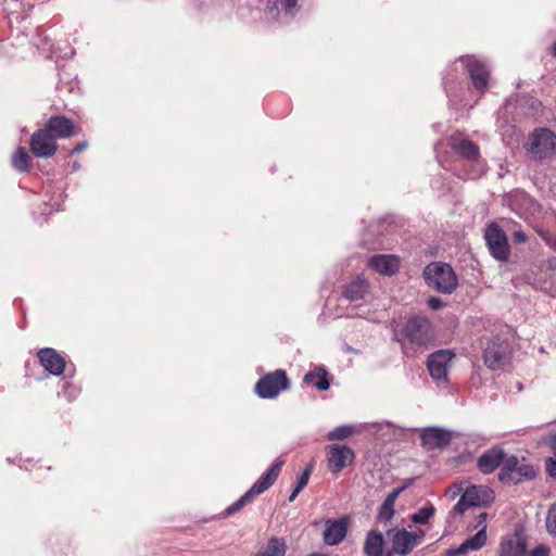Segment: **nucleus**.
<instances>
[{
  "instance_id": "a878e982",
  "label": "nucleus",
  "mask_w": 556,
  "mask_h": 556,
  "mask_svg": "<svg viewBox=\"0 0 556 556\" xmlns=\"http://www.w3.org/2000/svg\"><path fill=\"white\" fill-rule=\"evenodd\" d=\"M452 148L463 157L467 160H477L479 157V148L472 141L455 137L452 140Z\"/></svg>"
},
{
  "instance_id": "a18cd8bd",
  "label": "nucleus",
  "mask_w": 556,
  "mask_h": 556,
  "mask_svg": "<svg viewBox=\"0 0 556 556\" xmlns=\"http://www.w3.org/2000/svg\"><path fill=\"white\" fill-rule=\"evenodd\" d=\"M551 448L556 454V435L551 439Z\"/></svg>"
},
{
  "instance_id": "dca6fc26",
  "label": "nucleus",
  "mask_w": 556,
  "mask_h": 556,
  "mask_svg": "<svg viewBox=\"0 0 556 556\" xmlns=\"http://www.w3.org/2000/svg\"><path fill=\"white\" fill-rule=\"evenodd\" d=\"M506 454L501 447H492L480 455L477 465L482 473H491L505 462Z\"/></svg>"
},
{
  "instance_id": "7c9ffc66",
  "label": "nucleus",
  "mask_w": 556,
  "mask_h": 556,
  "mask_svg": "<svg viewBox=\"0 0 556 556\" xmlns=\"http://www.w3.org/2000/svg\"><path fill=\"white\" fill-rule=\"evenodd\" d=\"M354 432V427L350 425H342L337 428H334L332 431H330L327 434V439L334 441V440H343L349 438Z\"/></svg>"
},
{
  "instance_id": "39448f33",
  "label": "nucleus",
  "mask_w": 556,
  "mask_h": 556,
  "mask_svg": "<svg viewBox=\"0 0 556 556\" xmlns=\"http://www.w3.org/2000/svg\"><path fill=\"white\" fill-rule=\"evenodd\" d=\"M536 476V470L533 466L520 460L517 456H506L503 467L501 468L498 479L503 483H521L527 480H532Z\"/></svg>"
},
{
  "instance_id": "6ab92c4d",
  "label": "nucleus",
  "mask_w": 556,
  "mask_h": 556,
  "mask_svg": "<svg viewBox=\"0 0 556 556\" xmlns=\"http://www.w3.org/2000/svg\"><path fill=\"white\" fill-rule=\"evenodd\" d=\"M38 358L43 368L51 375L59 376L65 368L64 358L53 349L46 348L38 352Z\"/></svg>"
},
{
  "instance_id": "2f4dec72",
  "label": "nucleus",
  "mask_w": 556,
  "mask_h": 556,
  "mask_svg": "<svg viewBox=\"0 0 556 556\" xmlns=\"http://www.w3.org/2000/svg\"><path fill=\"white\" fill-rule=\"evenodd\" d=\"M394 504L383 501L378 511V520L387 522L394 516Z\"/></svg>"
},
{
  "instance_id": "4c0bfd02",
  "label": "nucleus",
  "mask_w": 556,
  "mask_h": 556,
  "mask_svg": "<svg viewBox=\"0 0 556 556\" xmlns=\"http://www.w3.org/2000/svg\"><path fill=\"white\" fill-rule=\"evenodd\" d=\"M404 490V486L394 489L384 501L394 504L401 492Z\"/></svg>"
},
{
  "instance_id": "1a4fd4ad",
  "label": "nucleus",
  "mask_w": 556,
  "mask_h": 556,
  "mask_svg": "<svg viewBox=\"0 0 556 556\" xmlns=\"http://www.w3.org/2000/svg\"><path fill=\"white\" fill-rule=\"evenodd\" d=\"M30 151L36 157L49 159L53 156L58 150L56 140L46 128L36 130L29 140Z\"/></svg>"
},
{
  "instance_id": "b1692460",
  "label": "nucleus",
  "mask_w": 556,
  "mask_h": 556,
  "mask_svg": "<svg viewBox=\"0 0 556 556\" xmlns=\"http://www.w3.org/2000/svg\"><path fill=\"white\" fill-rule=\"evenodd\" d=\"M414 545V536L410 535V532L403 529L399 530L393 534L392 538V552L400 555H407L413 548Z\"/></svg>"
},
{
  "instance_id": "c03bdc74",
  "label": "nucleus",
  "mask_w": 556,
  "mask_h": 556,
  "mask_svg": "<svg viewBox=\"0 0 556 556\" xmlns=\"http://www.w3.org/2000/svg\"><path fill=\"white\" fill-rule=\"evenodd\" d=\"M313 469H314V464H313V462H312V463H309V464L305 467V469H304V471H303V472H307V475L311 477V475H312V472H313Z\"/></svg>"
},
{
  "instance_id": "4468645a",
  "label": "nucleus",
  "mask_w": 556,
  "mask_h": 556,
  "mask_svg": "<svg viewBox=\"0 0 556 556\" xmlns=\"http://www.w3.org/2000/svg\"><path fill=\"white\" fill-rule=\"evenodd\" d=\"M346 532V518L342 517L339 519H328L325 522V530L323 533L324 542L330 546L338 545L344 540Z\"/></svg>"
},
{
  "instance_id": "f3484780",
  "label": "nucleus",
  "mask_w": 556,
  "mask_h": 556,
  "mask_svg": "<svg viewBox=\"0 0 556 556\" xmlns=\"http://www.w3.org/2000/svg\"><path fill=\"white\" fill-rule=\"evenodd\" d=\"M367 265L380 275L391 276L400 269V258L395 255L378 254L371 256Z\"/></svg>"
},
{
  "instance_id": "423d86ee",
  "label": "nucleus",
  "mask_w": 556,
  "mask_h": 556,
  "mask_svg": "<svg viewBox=\"0 0 556 556\" xmlns=\"http://www.w3.org/2000/svg\"><path fill=\"white\" fill-rule=\"evenodd\" d=\"M288 388L286 371L279 369L262 377L255 384V392L262 399H274Z\"/></svg>"
},
{
  "instance_id": "a19ab883",
  "label": "nucleus",
  "mask_w": 556,
  "mask_h": 556,
  "mask_svg": "<svg viewBox=\"0 0 556 556\" xmlns=\"http://www.w3.org/2000/svg\"><path fill=\"white\" fill-rule=\"evenodd\" d=\"M410 535L414 536V545L416 546L419 541L425 536V532L421 529H417L410 532Z\"/></svg>"
},
{
  "instance_id": "49530a36",
  "label": "nucleus",
  "mask_w": 556,
  "mask_h": 556,
  "mask_svg": "<svg viewBox=\"0 0 556 556\" xmlns=\"http://www.w3.org/2000/svg\"><path fill=\"white\" fill-rule=\"evenodd\" d=\"M458 491H459V488H457V491L451 492V494H450L451 498H454L457 495Z\"/></svg>"
},
{
  "instance_id": "9b49d317",
  "label": "nucleus",
  "mask_w": 556,
  "mask_h": 556,
  "mask_svg": "<svg viewBox=\"0 0 556 556\" xmlns=\"http://www.w3.org/2000/svg\"><path fill=\"white\" fill-rule=\"evenodd\" d=\"M354 457L353 450L346 445L331 444L327 447L328 468L332 473H338L352 464Z\"/></svg>"
},
{
  "instance_id": "cd10ccee",
  "label": "nucleus",
  "mask_w": 556,
  "mask_h": 556,
  "mask_svg": "<svg viewBox=\"0 0 556 556\" xmlns=\"http://www.w3.org/2000/svg\"><path fill=\"white\" fill-rule=\"evenodd\" d=\"M304 382L315 386L320 391H325V390L329 389L327 371L323 368H317L314 371L307 372L304 376Z\"/></svg>"
},
{
  "instance_id": "5701e85b",
  "label": "nucleus",
  "mask_w": 556,
  "mask_h": 556,
  "mask_svg": "<svg viewBox=\"0 0 556 556\" xmlns=\"http://www.w3.org/2000/svg\"><path fill=\"white\" fill-rule=\"evenodd\" d=\"M370 285L363 275H358L344 288L343 295L346 300L354 302L365 298L369 292Z\"/></svg>"
},
{
  "instance_id": "412c9836",
  "label": "nucleus",
  "mask_w": 556,
  "mask_h": 556,
  "mask_svg": "<svg viewBox=\"0 0 556 556\" xmlns=\"http://www.w3.org/2000/svg\"><path fill=\"white\" fill-rule=\"evenodd\" d=\"M268 13L275 20L292 17L299 11V0H268Z\"/></svg>"
},
{
  "instance_id": "20e7f679",
  "label": "nucleus",
  "mask_w": 556,
  "mask_h": 556,
  "mask_svg": "<svg viewBox=\"0 0 556 556\" xmlns=\"http://www.w3.org/2000/svg\"><path fill=\"white\" fill-rule=\"evenodd\" d=\"M526 149L534 160L551 157L556 153V135L547 128H538L530 134Z\"/></svg>"
},
{
  "instance_id": "ddd939ff",
  "label": "nucleus",
  "mask_w": 556,
  "mask_h": 556,
  "mask_svg": "<svg viewBox=\"0 0 556 556\" xmlns=\"http://www.w3.org/2000/svg\"><path fill=\"white\" fill-rule=\"evenodd\" d=\"M466 66L473 87L478 91H485L490 76L489 67L481 61L468 58Z\"/></svg>"
},
{
  "instance_id": "79ce46f5",
  "label": "nucleus",
  "mask_w": 556,
  "mask_h": 556,
  "mask_svg": "<svg viewBox=\"0 0 556 556\" xmlns=\"http://www.w3.org/2000/svg\"><path fill=\"white\" fill-rule=\"evenodd\" d=\"M87 148H88V142L87 141H81V142L76 144V147L71 151V154L80 153L84 150H86Z\"/></svg>"
},
{
  "instance_id": "393cba45",
  "label": "nucleus",
  "mask_w": 556,
  "mask_h": 556,
  "mask_svg": "<svg viewBox=\"0 0 556 556\" xmlns=\"http://www.w3.org/2000/svg\"><path fill=\"white\" fill-rule=\"evenodd\" d=\"M384 538L377 530H370L365 539L364 554L366 556H383Z\"/></svg>"
},
{
  "instance_id": "c9c22d12",
  "label": "nucleus",
  "mask_w": 556,
  "mask_h": 556,
  "mask_svg": "<svg viewBox=\"0 0 556 556\" xmlns=\"http://www.w3.org/2000/svg\"><path fill=\"white\" fill-rule=\"evenodd\" d=\"M549 548L545 545H538L535 548H533L529 556H548Z\"/></svg>"
},
{
  "instance_id": "58836bf2",
  "label": "nucleus",
  "mask_w": 556,
  "mask_h": 556,
  "mask_svg": "<svg viewBox=\"0 0 556 556\" xmlns=\"http://www.w3.org/2000/svg\"><path fill=\"white\" fill-rule=\"evenodd\" d=\"M513 239L517 243H523L527 241V235L521 230H517V231H514Z\"/></svg>"
},
{
  "instance_id": "c85d7f7f",
  "label": "nucleus",
  "mask_w": 556,
  "mask_h": 556,
  "mask_svg": "<svg viewBox=\"0 0 556 556\" xmlns=\"http://www.w3.org/2000/svg\"><path fill=\"white\" fill-rule=\"evenodd\" d=\"M31 159L27 153L26 149L20 147L16 149L14 154L12 155V165L15 169L21 173H27L30 169Z\"/></svg>"
},
{
  "instance_id": "e433bc0d",
  "label": "nucleus",
  "mask_w": 556,
  "mask_h": 556,
  "mask_svg": "<svg viewBox=\"0 0 556 556\" xmlns=\"http://www.w3.org/2000/svg\"><path fill=\"white\" fill-rule=\"evenodd\" d=\"M308 480L309 476L307 475V472H302V475L298 478L296 486L303 490L307 485Z\"/></svg>"
},
{
  "instance_id": "a211bd4d",
  "label": "nucleus",
  "mask_w": 556,
  "mask_h": 556,
  "mask_svg": "<svg viewBox=\"0 0 556 556\" xmlns=\"http://www.w3.org/2000/svg\"><path fill=\"white\" fill-rule=\"evenodd\" d=\"M43 128L48 129L55 140L66 139L75 134L73 122L65 116H51Z\"/></svg>"
},
{
  "instance_id": "bb28decb",
  "label": "nucleus",
  "mask_w": 556,
  "mask_h": 556,
  "mask_svg": "<svg viewBox=\"0 0 556 556\" xmlns=\"http://www.w3.org/2000/svg\"><path fill=\"white\" fill-rule=\"evenodd\" d=\"M287 546L285 540L274 536L258 551L256 556H285Z\"/></svg>"
},
{
  "instance_id": "0eeeda50",
  "label": "nucleus",
  "mask_w": 556,
  "mask_h": 556,
  "mask_svg": "<svg viewBox=\"0 0 556 556\" xmlns=\"http://www.w3.org/2000/svg\"><path fill=\"white\" fill-rule=\"evenodd\" d=\"M488 248L494 258L501 262L508 260L510 254L509 244L505 232L495 223H491L484 232Z\"/></svg>"
},
{
  "instance_id": "473e14b6",
  "label": "nucleus",
  "mask_w": 556,
  "mask_h": 556,
  "mask_svg": "<svg viewBox=\"0 0 556 556\" xmlns=\"http://www.w3.org/2000/svg\"><path fill=\"white\" fill-rule=\"evenodd\" d=\"M546 529L549 534L556 538V503L548 509L546 517Z\"/></svg>"
},
{
  "instance_id": "f257e3e1",
  "label": "nucleus",
  "mask_w": 556,
  "mask_h": 556,
  "mask_svg": "<svg viewBox=\"0 0 556 556\" xmlns=\"http://www.w3.org/2000/svg\"><path fill=\"white\" fill-rule=\"evenodd\" d=\"M283 464V459H276L270 468L238 501L226 508L225 516H231L238 513L248 503L252 502L256 495L267 491L277 480Z\"/></svg>"
},
{
  "instance_id": "f704fd0d",
  "label": "nucleus",
  "mask_w": 556,
  "mask_h": 556,
  "mask_svg": "<svg viewBox=\"0 0 556 556\" xmlns=\"http://www.w3.org/2000/svg\"><path fill=\"white\" fill-rule=\"evenodd\" d=\"M486 518H488V514L486 513H481L477 516L476 518V525H475V528L479 529L478 531H484V533H486Z\"/></svg>"
},
{
  "instance_id": "8fccbe9b",
  "label": "nucleus",
  "mask_w": 556,
  "mask_h": 556,
  "mask_svg": "<svg viewBox=\"0 0 556 556\" xmlns=\"http://www.w3.org/2000/svg\"><path fill=\"white\" fill-rule=\"evenodd\" d=\"M73 167H74V169H77V168H78V164H77V163H74V164H73Z\"/></svg>"
},
{
  "instance_id": "09e8293b",
  "label": "nucleus",
  "mask_w": 556,
  "mask_h": 556,
  "mask_svg": "<svg viewBox=\"0 0 556 556\" xmlns=\"http://www.w3.org/2000/svg\"><path fill=\"white\" fill-rule=\"evenodd\" d=\"M553 54L556 58V42L553 45Z\"/></svg>"
},
{
  "instance_id": "aec40b11",
  "label": "nucleus",
  "mask_w": 556,
  "mask_h": 556,
  "mask_svg": "<svg viewBox=\"0 0 556 556\" xmlns=\"http://www.w3.org/2000/svg\"><path fill=\"white\" fill-rule=\"evenodd\" d=\"M451 438L448 431L437 427L425 428L420 434L422 445L429 450L447 445Z\"/></svg>"
},
{
  "instance_id": "7ed1b4c3",
  "label": "nucleus",
  "mask_w": 556,
  "mask_h": 556,
  "mask_svg": "<svg viewBox=\"0 0 556 556\" xmlns=\"http://www.w3.org/2000/svg\"><path fill=\"white\" fill-rule=\"evenodd\" d=\"M495 496L492 489L485 485H470L460 495L451 514L460 516L471 507H485L493 503Z\"/></svg>"
},
{
  "instance_id": "f8f14e48",
  "label": "nucleus",
  "mask_w": 556,
  "mask_h": 556,
  "mask_svg": "<svg viewBox=\"0 0 556 556\" xmlns=\"http://www.w3.org/2000/svg\"><path fill=\"white\" fill-rule=\"evenodd\" d=\"M454 354L448 350H440L428 357L427 367L430 376L438 382H446L447 366Z\"/></svg>"
},
{
  "instance_id": "f03ea898",
  "label": "nucleus",
  "mask_w": 556,
  "mask_h": 556,
  "mask_svg": "<svg viewBox=\"0 0 556 556\" xmlns=\"http://www.w3.org/2000/svg\"><path fill=\"white\" fill-rule=\"evenodd\" d=\"M426 283L438 292L450 294L457 287V277L453 268L442 262H432L424 269Z\"/></svg>"
},
{
  "instance_id": "4be33fe9",
  "label": "nucleus",
  "mask_w": 556,
  "mask_h": 556,
  "mask_svg": "<svg viewBox=\"0 0 556 556\" xmlns=\"http://www.w3.org/2000/svg\"><path fill=\"white\" fill-rule=\"evenodd\" d=\"M486 533L478 531L475 535L466 539L457 548H451L446 556H465L470 551H479L486 543Z\"/></svg>"
},
{
  "instance_id": "37998d69",
  "label": "nucleus",
  "mask_w": 556,
  "mask_h": 556,
  "mask_svg": "<svg viewBox=\"0 0 556 556\" xmlns=\"http://www.w3.org/2000/svg\"><path fill=\"white\" fill-rule=\"evenodd\" d=\"M301 491H302L301 489L295 486L294 490L292 491V493L289 496V502H293Z\"/></svg>"
},
{
  "instance_id": "2eb2a0df",
  "label": "nucleus",
  "mask_w": 556,
  "mask_h": 556,
  "mask_svg": "<svg viewBox=\"0 0 556 556\" xmlns=\"http://www.w3.org/2000/svg\"><path fill=\"white\" fill-rule=\"evenodd\" d=\"M527 541L521 530L503 538L500 546V556H525Z\"/></svg>"
},
{
  "instance_id": "c756f323",
  "label": "nucleus",
  "mask_w": 556,
  "mask_h": 556,
  "mask_svg": "<svg viewBox=\"0 0 556 556\" xmlns=\"http://www.w3.org/2000/svg\"><path fill=\"white\" fill-rule=\"evenodd\" d=\"M435 508L432 504H429L425 507L418 509L415 514L412 515V521L417 525H425L429 521V519L434 515Z\"/></svg>"
},
{
  "instance_id": "6e6552de",
  "label": "nucleus",
  "mask_w": 556,
  "mask_h": 556,
  "mask_svg": "<svg viewBox=\"0 0 556 556\" xmlns=\"http://www.w3.org/2000/svg\"><path fill=\"white\" fill-rule=\"evenodd\" d=\"M508 355L509 344L500 337H495L486 344L483 353L484 364L492 370L500 369L507 362Z\"/></svg>"
},
{
  "instance_id": "72a5a7b5",
  "label": "nucleus",
  "mask_w": 556,
  "mask_h": 556,
  "mask_svg": "<svg viewBox=\"0 0 556 556\" xmlns=\"http://www.w3.org/2000/svg\"><path fill=\"white\" fill-rule=\"evenodd\" d=\"M546 471L547 473L556 479V454H554V457H548L545 463Z\"/></svg>"
},
{
  "instance_id": "de8ad7c7",
  "label": "nucleus",
  "mask_w": 556,
  "mask_h": 556,
  "mask_svg": "<svg viewBox=\"0 0 556 556\" xmlns=\"http://www.w3.org/2000/svg\"><path fill=\"white\" fill-rule=\"evenodd\" d=\"M308 556H327V555L321 554V553H313V554H311V555H308Z\"/></svg>"
},
{
  "instance_id": "ea45409f",
  "label": "nucleus",
  "mask_w": 556,
  "mask_h": 556,
  "mask_svg": "<svg viewBox=\"0 0 556 556\" xmlns=\"http://www.w3.org/2000/svg\"><path fill=\"white\" fill-rule=\"evenodd\" d=\"M443 302L439 298H430L428 300V305L432 309H438L442 306Z\"/></svg>"
},
{
  "instance_id": "9d476101",
  "label": "nucleus",
  "mask_w": 556,
  "mask_h": 556,
  "mask_svg": "<svg viewBox=\"0 0 556 556\" xmlns=\"http://www.w3.org/2000/svg\"><path fill=\"white\" fill-rule=\"evenodd\" d=\"M430 330V321L425 317H412L404 326L405 337L417 345H425L431 340Z\"/></svg>"
}]
</instances>
